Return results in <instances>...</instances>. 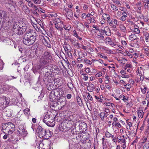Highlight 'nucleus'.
<instances>
[{
	"label": "nucleus",
	"mask_w": 149,
	"mask_h": 149,
	"mask_svg": "<svg viewBox=\"0 0 149 149\" xmlns=\"http://www.w3.org/2000/svg\"><path fill=\"white\" fill-rule=\"evenodd\" d=\"M51 120V121H53V119L52 118V115L48 114H46L44 117L43 120V121L45 123L47 122L48 121Z\"/></svg>",
	"instance_id": "obj_16"
},
{
	"label": "nucleus",
	"mask_w": 149,
	"mask_h": 149,
	"mask_svg": "<svg viewBox=\"0 0 149 149\" xmlns=\"http://www.w3.org/2000/svg\"><path fill=\"white\" fill-rule=\"evenodd\" d=\"M77 100L78 104L79 105L81 104V103H82V101L80 97H79V96L77 97Z\"/></svg>",
	"instance_id": "obj_48"
},
{
	"label": "nucleus",
	"mask_w": 149,
	"mask_h": 149,
	"mask_svg": "<svg viewBox=\"0 0 149 149\" xmlns=\"http://www.w3.org/2000/svg\"><path fill=\"white\" fill-rule=\"evenodd\" d=\"M30 109L28 108H26L24 110V114L27 116H28L30 114L29 113Z\"/></svg>",
	"instance_id": "obj_33"
},
{
	"label": "nucleus",
	"mask_w": 149,
	"mask_h": 149,
	"mask_svg": "<svg viewBox=\"0 0 149 149\" xmlns=\"http://www.w3.org/2000/svg\"><path fill=\"white\" fill-rule=\"evenodd\" d=\"M13 110L11 109H7L4 113L5 115L8 117L10 118L13 115Z\"/></svg>",
	"instance_id": "obj_17"
},
{
	"label": "nucleus",
	"mask_w": 149,
	"mask_h": 149,
	"mask_svg": "<svg viewBox=\"0 0 149 149\" xmlns=\"http://www.w3.org/2000/svg\"><path fill=\"white\" fill-rule=\"evenodd\" d=\"M126 53H125L124 55L125 56H128L130 58H132L133 57V55L128 51H125Z\"/></svg>",
	"instance_id": "obj_39"
},
{
	"label": "nucleus",
	"mask_w": 149,
	"mask_h": 149,
	"mask_svg": "<svg viewBox=\"0 0 149 149\" xmlns=\"http://www.w3.org/2000/svg\"><path fill=\"white\" fill-rule=\"evenodd\" d=\"M70 127V125H68L66 123L64 122L59 125L58 128L59 130L62 132H65L67 131Z\"/></svg>",
	"instance_id": "obj_12"
},
{
	"label": "nucleus",
	"mask_w": 149,
	"mask_h": 149,
	"mask_svg": "<svg viewBox=\"0 0 149 149\" xmlns=\"http://www.w3.org/2000/svg\"><path fill=\"white\" fill-rule=\"evenodd\" d=\"M67 53L69 57L70 58H72V53L71 52H67Z\"/></svg>",
	"instance_id": "obj_60"
},
{
	"label": "nucleus",
	"mask_w": 149,
	"mask_h": 149,
	"mask_svg": "<svg viewBox=\"0 0 149 149\" xmlns=\"http://www.w3.org/2000/svg\"><path fill=\"white\" fill-rule=\"evenodd\" d=\"M94 17H92V18H88L86 19V20L87 21V23L88 24H90L91 22L95 23L96 22V21Z\"/></svg>",
	"instance_id": "obj_25"
},
{
	"label": "nucleus",
	"mask_w": 149,
	"mask_h": 149,
	"mask_svg": "<svg viewBox=\"0 0 149 149\" xmlns=\"http://www.w3.org/2000/svg\"><path fill=\"white\" fill-rule=\"evenodd\" d=\"M108 114L105 112H102L100 113L99 116L102 121L104 120V118L107 117Z\"/></svg>",
	"instance_id": "obj_19"
},
{
	"label": "nucleus",
	"mask_w": 149,
	"mask_h": 149,
	"mask_svg": "<svg viewBox=\"0 0 149 149\" xmlns=\"http://www.w3.org/2000/svg\"><path fill=\"white\" fill-rule=\"evenodd\" d=\"M124 86L125 87V88H126L127 90H130V88L131 87V85L129 84H124Z\"/></svg>",
	"instance_id": "obj_49"
},
{
	"label": "nucleus",
	"mask_w": 149,
	"mask_h": 149,
	"mask_svg": "<svg viewBox=\"0 0 149 149\" xmlns=\"http://www.w3.org/2000/svg\"><path fill=\"white\" fill-rule=\"evenodd\" d=\"M85 71L87 73H88L90 72V70L89 68H85Z\"/></svg>",
	"instance_id": "obj_63"
},
{
	"label": "nucleus",
	"mask_w": 149,
	"mask_h": 149,
	"mask_svg": "<svg viewBox=\"0 0 149 149\" xmlns=\"http://www.w3.org/2000/svg\"><path fill=\"white\" fill-rule=\"evenodd\" d=\"M119 28L122 32L124 33H127L126 28L124 25L123 24H120L119 26Z\"/></svg>",
	"instance_id": "obj_21"
},
{
	"label": "nucleus",
	"mask_w": 149,
	"mask_h": 149,
	"mask_svg": "<svg viewBox=\"0 0 149 149\" xmlns=\"http://www.w3.org/2000/svg\"><path fill=\"white\" fill-rule=\"evenodd\" d=\"M67 85L70 89H72L73 88L74 86L73 84L71 82H69L68 83Z\"/></svg>",
	"instance_id": "obj_45"
},
{
	"label": "nucleus",
	"mask_w": 149,
	"mask_h": 149,
	"mask_svg": "<svg viewBox=\"0 0 149 149\" xmlns=\"http://www.w3.org/2000/svg\"><path fill=\"white\" fill-rule=\"evenodd\" d=\"M63 93V91L61 88H57L54 91H52L49 96L50 100L54 102L57 97L61 95Z\"/></svg>",
	"instance_id": "obj_5"
},
{
	"label": "nucleus",
	"mask_w": 149,
	"mask_h": 149,
	"mask_svg": "<svg viewBox=\"0 0 149 149\" xmlns=\"http://www.w3.org/2000/svg\"><path fill=\"white\" fill-rule=\"evenodd\" d=\"M84 61L86 63L90 65L92 64V62L87 58L85 59Z\"/></svg>",
	"instance_id": "obj_51"
},
{
	"label": "nucleus",
	"mask_w": 149,
	"mask_h": 149,
	"mask_svg": "<svg viewBox=\"0 0 149 149\" xmlns=\"http://www.w3.org/2000/svg\"><path fill=\"white\" fill-rule=\"evenodd\" d=\"M36 36V33L35 31L29 30L24 35L23 39V43L27 45H32L35 41Z\"/></svg>",
	"instance_id": "obj_1"
},
{
	"label": "nucleus",
	"mask_w": 149,
	"mask_h": 149,
	"mask_svg": "<svg viewBox=\"0 0 149 149\" xmlns=\"http://www.w3.org/2000/svg\"><path fill=\"white\" fill-rule=\"evenodd\" d=\"M6 12L4 11H0V19H2L6 16Z\"/></svg>",
	"instance_id": "obj_29"
},
{
	"label": "nucleus",
	"mask_w": 149,
	"mask_h": 149,
	"mask_svg": "<svg viewBox=\"0 0 149 149\" xmlns=\"http://www.w3.org/2000/svg\"><path fill=\"white\" fill-rule=\"evenodd\" d=\"M57 102L56 103H54V104L52 105L51 107L52 108V109H54V110H57ZM59 109L58 107V109Z\"/></svg>",
	"instance_id": "obj_41"
},
{
	"label": "nucleus",
	"mask_w": 149,
	"mask_h": 149,
	"mask_svg": "<svg viewBox=\"0 0 149 149\" xmlns=\"http://www.w3.org/2000/svg\"><path fill=\"white\" fill-rule=\"evenodd\" d=\"M26 29V23L22 21L15 22L13 24V31L19 36L22 35Z\"/></svg>",
	"instance_id": "obj_2"
},
{
	"label": "nucleus",
	"mask_w": 149,
	"mask_h": 149,
	"mask_svg": "<svg viewBox=\"0 0 149 149\" xmlns=\"http://www.w3.org/2000/svg\"><path fill=\"white\" fill-rule=\"evenodd\" d=\"M111 135V134L109 132H108L107 131L105 132V136L108 138H110V136Z\"/></svg>",
	"instance_id": "obj_52"
},
{
	"label": "nucleus",
	"mask_w": 149,
	"mask_h": 149,
	"mask_svg": "<svg viewBox=\"0 0 149 149\" xmlns=\"http://www.w3.org/2000/svg\"><path fill=\"white\" fill-rule=\"evenodd\" d=\"M9 103V100L6 97L0 98V109L2 110L5 108Z\"/></svg>",
	"instance_id": "obj_7"
},
{
	"label": "nucleus",
	"mask_w": 149,
	"mask_h": 149,
	"mask_svg": "<svg viewBox=\"0 0 149 149\" xmlns=\"http://www.w3.org/2000/svg\"><path fill=\"white\" fill-rule=\"evenodd\" d=\"M113 1L114 3H115L117 5L120 6L121 5V3L119 0H113Z\"/></svg>",
	"instance_id": "obj_46"
},
{
	"label": "nucleus",
	"mask_w": 149,
	"mask_h": 149,
	"mask_svg": "<svg viewBox=\"0 0 149 149\" xmlns=\"http://www.w3.org/2000/svg\"><path fill=\"white\" fill-rule=\"evenodd\" d=\"M126 17L124 16H122L118 18V19L121 20L122 21H124L126 20Z\"/></svg>",
	"instance_id": "obj_55"
},
{
	"label": "nucleus",
	"mask_w": 149,
	"mask_h": 149,
	"mask_svg": "<svg viewBox=\"0 0 149 149\" xmlns=\"http://www.w3.org/2000/svg\"><path fill=\"white\" fill-rule=\"evenodd\" d=\"M83 8L84 10H87L88 8V6L86 4H84Z\"/></svg>",
	"instance_id": "obj_62"
},
{
	"label": "nucleus",
	"mask_w": 149,
	"mask_h": 149,
	"mask_svg": "<svg viewBox=\"0 0 149 149\" xmlns=\"http://www.w3.org/2000/svg\"><path fill=\"white\" fill-rule=\"evenodd\" d=\"M71 28V26L70 25H65L63 26V28L67 30H70Z\"/></svg>",
	"instance_id": "obj_42"
},
{
	"label": "nucleus",
	"mask_w": 149,
	"mask_h": 149,
	"mask_svg": "<svg viewBox=\"0 0 149 149\" xmlns=\"http://www.w3.org/2000/svg\"><path fill=\"white\" fill-rule=\"evenodd\" d=\"M66 99L65 96H61L57 102V105H60L59 109L62 108L65 105L66 103Z\"/></svg>",
	"instance_id": "obj_10"
},
{
	"label": "nucleus",
	"mask_w": 149,
	"mask_h": 149,
	"mask_svg": "<svg viewBox=\"0 0 149 149\" xmlns=\"http://www.w3.org/2000/svg\"><path fill=\"white\" fill-rule=\"evenodd\" d=\"M33 8L34 10V11H38V10H39V8H37V6L35 5L33 7Z\"/></svg>",
	"instance_id": "obj_61"
},
{
	"label": "nucleus",
	"mask_w": 149,
	"mask_h": 149,
	"mask_svg": "<svg viewBox=\"0 0 149 149\" xmlns=\"http://www.w3.org/2000/svg\"><path fill=\"white\" fill-rule=\"evenodd\" d=\"M147 89V88L146 87H144L143 89H142V88H141V91L143 94L146 93Z\"/></svg>",
	"instance_id": "obj_57"
},
{
	"label": "nucleus",
	"mask_w": 149,
	"mask_h": 149,
	"mask_svg": "<svg viewBox=\"0 0 149 149\" xmlns=\"http://www.w3.org/2000/svg\"><path fill=\"white\" fill-rule=\"evenodd\" d=\"M116 15L117 17H118V18H120L122 15V13L120 11H118Z\"/></svg>",
	"instance_id": "obj_54"
},
{
	"label": "nucleus",
	"mask_w": 149,
	"mask_h": 149,
	"mask_svg": "<svg viewBox=\"0 0 149 149\" xmlns=\"http://www.w3.org/2000/svg\"><path fill=\"white\" fill-rule=\"evenodd\" d=\"M39 149L44 148V147L46 148V145H45L42 142H40L39 144Z\"/></svg>",
	"instance_id": "obj_36"
},
{
	"label": "nucleus",
	"mask_w": 149,
	"mask_h": 149,
	"mask_svg": "<svg viewBox=\"0 0 149 149\" xmlns=\"http://www.w3.org/2000/svg\"><path fill=\"white\" fill-rule=\"evenodd\" d=\"M37 132L38 136L41 138L45 139H49L52 136V132L49 130L47 131L45 129L42 128L40 126L38 127L37 129Z\"/></svg>",
	"instance_id": "obj_3"
},
{
	"label": "nucleus",
	"mask_w": 149,
	"mask_h": 149,
	"mask_svg": "<svg viewBox=\"0 0 149 149\" xmlns=\"http://www.w3.org/2000/svg\"><path fill=\"white\" fill-rule=\"evenodd\" d=\"M119 98L125 102L128 103V102L127 98L124 95L122 96L121 95H120L119 96Z\"/></svg>",
	"instance_id": "obj_30"
},
{
	"label": "nucleus",
	"mask_w": 149,
	"mask_h": 149,
	"mask_svg": "<svg viewBox=\"0 0 149 149\" xmlns=\"http://www.w3.org/2000/svg\"><path fill=\"white\" fill-rule=\"evenodd\" d=\"M149 148V143H146L143 146V149H148Z\"/></svg>",
	"instance_id": "obj_47"
},
{
	"label": "nucleus",
	"mask_w": 149,
	"mask_h": 149,
	"mask_svg": "<svg viewBox=\"0 0 149 149\" xmlns=\"http://www.w3.org/2000/svg\"><path fill=\"white\" fill-rule=\"evenodd\" d=\"M50 67L52 68V72H55L56 71L59 70L58 66L55 65H51Z\"/></svg>",
	"instance_id": "obj_20"
},
{
	"label": "nucleus",
	"mask_w": 149,
	"mask_h": 149,
	"mask_svg": "<svg viewBox=\"0 0 149 149\" xmlns=\"http://www.w3.org/2000/svg\"><path fill=\"white\" fill-rule=\"evenodd\" d=\"M144 112L142 110H139L138 112V116L139 118H142L143 117Z\"/></svg>",
	"instance_id": "obj_28"
},
{
	"label": "nucleus",
	"mask_w": 149,
	"mask_h": 149,
	"mask_svg": "<svg viewBox=\"0 0 149 149\" xmlns=\"http://www.w3.org/2000/svg\"><path fill=\"white\" fill-rule=\"evenodd\" d=\"M78 125V127H79V130L83 132L85 131L87 129V126L86 124L84 122H77L76 123L75 125L76 126L77 125Z\"/></svg>",
	"instance_id": "obj_9"
},
{
	"label": "nucleus",
	"mask_w": 149,
	"mask_h": 149,
	"mask_svg": "<svg viewBox=\"0 0 149 149\" xmlns=\"http://www.w3.org/2000/svg\"><path fill=\"white\" fill-rule=\"evenodd\" d=\"M45 123L47 126L51 127H53L55 125V122L54 120L53 121H48L47 122H46Z\"/></svg>",
	"instance_id": "obj_22"
},
{
	"label": "nucleus",
	"mask_w": 149,
	"mask_h": 149,
	"mask_svg": "<svg viewBox=\"0 0 149 149\" xmlns=\"http://www.w3.org/2000/svg\"><path fill=\"white\" fill-rule=\"evenodd\" d=\"M139 26L136 25L134 26V31L136 34H139L140 32V30L139 29Z\"/></svg>",
	"instance_id": "obj_26"
},
{
	"label": "nucleus",
	"mask_w": 149,
	"mask_h": 149,
	"mask_svg": "<svg viewBox=\"0 0 149 149\" xmlns=\"http://www.w3.org/2000/svg\"><path fill=\"white\" fill-rule=\"evenodd\" d=\"M144 53H145L146 55L149 57V48L148 47H146L143 49Z\"/></svg>",
	"instance_id": "obj_31"
},
{
	"label": "nucleus",
	"mask_w": 149,
	"mask_h": 149,
	"mask_svg": "<svg viewBox=\"0 0 149 149\" xmlns=\"http://www.w3.org/2000/svg\"><path fill=\"white\" fill-rule=\"evenodd\" d=\"M43 0H33L34 3L36 4H40Z\"/></svg>",
	"instance_id": "obj_44"
},
{
	"label": "nucleus",
	"mask_w": 149,
	"mask_h": 149,
	"mask_svg": "<svg viewBox=\"0 0 149 149\" xmlns=\"http://www.w3.org/2000/svg\"><path fill=\"white\" fill-rule=\"evenodd\" d=\"M76 126H74V128H72L71 132L73 134H77V132L76 130Z\"/></svg>",
	"instance_id": "obj_35"
},
{
	"label": "nucleus",
	"mask_w": 149,
	"mask_h": 149,
	"mask_svg": "<svg viewBox=\"0 0 149 149\" xmlns=\"http://www.w3.org/2000/svg\"><path fill=\"white\" fill-rule=\"evenodd\" d=\"M75 120L74 116L73 115H70L65 117L64 121V123H66V124L68 125H70V127L72 125L74 124Z\"/></svg>",
	"instance_id": "obj_8"
},
{
	"label": "nucleus",
	"mask_w": 149,
	"mask_h": 149,
	"mask_svg": "<svg viewBox=\"0 0 149 149\" xmlns=\"http://www.w3.org/2000/svg\"><path fill=\"white\" fill-rule=\"evenodd\" d=\"M52 58V56L49 52H46L42 55L40 58V61L43 64L45 65L47 64L49 60Z\"/></svg>",
	"instance_id": "obj_6"
},
{
	"label": "nucleus",
	"mask_w": 149,
	"mask_h": 149,
	"mask_svg": "<svg viewBox=\"0 0 149 149\" xmlns=\"http://www.w3.org/2000/svg\"><path fill=\"white\" fill-rule=\"evenodd\" d=\"M15 79V77L13 76H7L6 75L4 76L3 78V81L4 82H6L7 81L11 80L13 79Z\"/></svg>",
	"instance_id": "obj_18"
},
{
	"label": "nucleus",
	"mask_w": 149,
	"mask_h": 149,
	"mask_svg": "<svg viewBox=\"0 0 149 149\" xmlns=\"http://www.w3.org/2000/svg\"><path fill=\"white\" fill-rule=\"evenodd\" d=\"M103 17L104 19L106 20H109L110 18V16L109 15L106 13H104L103 14Z\"/></svg>",
	"instance_id": "obj_32"
},
{
	"label": "nucleus",
	"mask_w": 149,
	"mask_h": 149,
	"mask_svg": "<svg viewBox=\"0 0 149 149\" xmlns=\"http://www.w3.org/2000/svg\"><path fill=\"white\" fill-rule=\"evenodd\" d=\"M111 9L114 12L118 10V9L117 7L113 4H112L111 5Z\"/></svg>",
	"instance_id": "obj_38"
},
{
	"label": "nucleus",
	"mask_w": 149,
	"mask_h": 149,
	"mask_svg": "<svg viewBox=\"0 0 149 149\" xmlns=\"http://www.w3.org/2000/svg\"><path fill=\"white\" fill-rule=\"evenodd\" d=\"M77 26L79 30L80 31H81L84 29V24L81 23H78Z\"/></svg>",
	"instance_id": "obj_24"
},
{
	"label": "nucleus",
	"mask_w": 149,
	"mask_h": 149,
	"mask_svg": "<svg viewBox=\"0 0 149 149\" xmlns=\"http://www.w3.org/2000/svg\"><path fill=\"white\" fill-rule=\"evenodd\" d=\"M70 41L72 44H75L76 40L75 39H72L71 38L70 39Z\"/></svg>",
	"instance_id": "obj_58"
},
{
	"label": "nucleus",
	"mask_w": 149,
	"mask_h": 149,
	"mask_svg": "<svg viewBox=\"0 0 149 149\" xmlns=\"http://www.w3.org/2000/svg\"><path fill=\"white\" fill-rule=\"evenodd\" d=\"M81 75L83 76V79L85 81H87L88 78V76L87 74L86 73H83Z\"/></svg>",
	"instance_id": "obj_37"
},
{
	"label": "nucleus",
	"mask_w": 149,
	"mask_h": 149,
	"mask_svg": "<svg viewBox=\"0 0 149 149\" xmlns=\"http://www.w3.org/2000/svg\"><path fill=\"white\" fill-rule=\"evenodd\" d=\"M145 40L146 42H147L148 43H149V36H145Z\"/></svg>",
	"instance_id": "obj_64"
},
{
	"label": "nucleus",
	"mask_w": 149,
	"mask_h": 149,
	"mask_svg": "<svg viewBox=\"0 0 149 149\" xmlns=\"http://www.w3.org/2000/svg\"><path fill=\"white\" fill-rule=\"evenodd\" d=\"M42 41L44 44L45 45L49 42V38L46 36H43Z\"/></svg>",
	"instance_id": "obj_23"
},
{
	"label": "nucleus",
	"mask_w": 149,
	"mask_h": 149,
	"mask_svg": "<svg viewBox=\"0 0 149 149\" xmlns=\"http://www.w3.org/2000/svg\"><path fill=\"white\" fill-rule=\"evenodd\" d=\"M17 131L18 134L23 136H26L27 134V131L24 129L23 126L21 125L19 126Z\"/></svg>",
	"instance_id": "obj_11"
},
{
	"label": "nucleus",
	"mask_w": 149,
	"mask_h": 149,
	"mask_svg": "<svg viewBox=\"0 0 149 149\" xmlns=\"http://www.w3.org/2000/svg\"><path fill=\"white\" fill-rule=\"evenodd\" d=\"M54 23L55 25V27L57 29H58V28L61 26L59 24H63V22H61V19L58 18H55Z\"/></svg>",
	"instance_id": "obj_15"
},
{
	"label": "nucleus",
	"mask_w": 149,
	"mask_h": 149,
	"mask_svg": "<svg viewBox=\"0 0 149 149\" xmlns=\"http://www.w3.org/2000/svg\"><path fill=\"white\" fill-rule=\"evenodd\" d=\"M81 15L82 18L83 19H85L86 17H90L89 13L86 14L85 13H83Z\"/></svg>",
	"instance_id": "obj_34"
},
{
	"label": "nucleus",
	"mask_w": 149,
	"mask_h": 149,
	"mask_svg": "<svg viewBox=\"0 0 149 149\" xmlns=\"http://www.w3.org/2000/svg\"><path fill=\"white\" fill-rule=\"evenodd\" d=\"M132 127L133 128L132 130V131H133V133L135 134L136 132L138 129V126L135 125L134 126Z\"/></svg>",
	"instance_id": "obj_43"
},
{
	"label": "nucleus",
	"mask_w": 149,
	"mask_h": 149,
	"mask_svg": "<svg viewBox=\"0 0 149 149\" xmlns=\"http://www.w3.org/2000/svg\"><path fill=\"white\" fill-rule=\"evenodd\" d=\"M28 2V5L30 7H32V8H33V7L35 5L32 2H31V1H29Z\"/></svg>",
	"instance_id": "obj_50"
},
{
	"label": "nucleus",
	"mask_w": 149,
	"mask_h": 149,
	"mask_svg": "<svg viewBox=\"0 0 149 149\" xmlns=\"http://www.w3.org/2000/svg\"><path fill=\"white\" fill-rule=\"evenodd\" d=\"M136 38V36L134 34H131L129 36V39L130 40L133 41Z\"/></svg>",
	"instance_id": "obj_27"
},
{
	"label": "nucleus",
	"mask_w": 149,
	"mask_h": 149,
	"mask_svg": "<svg viewBox=\"0 0 149 149\" xmlns=\"http://www.w3.org/2000/svg\"><path fill=\"white\" fill-rule=\"evenodd\" d=\"M2 130L4 133L7 132L8 134H11L15 130V126L12 123L9 122L2 125Z\"/></svg>",
	"instance_id": "obj_4"
},
{
	"label": "nucleus",
	"mask_w": 149,
	"mask_h": 149,
	"mask_svg": "<svg viewBox=\"0 0 149 149\" xmlns=\"http://www.w3.org/2000/svg\"><path fill=\"white\" fill-rule=\"evenodd\" d=\"M73 35L76 37L79 40H81L82 39V38L81 37H79L78 35V34H77V33L76 32V31H73Z\"/></svg>",
	"instance_id": "obj_40"
},
{
	"label": "nucleus",
	"mask_w": 149,
	"mask_h": 149,
	"mask_svg": "<svg viewBox=\"0 0 149 149\" xmlns=\"http://www.w3.org/2000/svg\"><path fill=\"white\" fill-rule=\"evenodd\" d=\"M95 97L96 99L97 100V101L99 102H102V99L100 98V97H97V96L95 95Z\"/></svg>",
	"instance_id": "obj_53"
},
{
	"label": "nucleus",
	"mask_w": 149,
	"mask_h": 149,
	"mask_svg": "<svg viewBox=\"0 0 149 149\" xmlns=\"http://www.w3.org/2000/svg\"><path fill=\"white\" fill-rule=\"evenodd\" d=\"M87 94H88V95L87 96L88 99L90 100H92L93 98L92 96L90 95V93H88Z\"/></svg>",
	"instance_id": "obj_56"
},
{
	"label": "nucleus",
	"mask_w": 149,
	"mask_h": 149,
	"mask_svg": "<svg viewBox=\"0 0 149 149\" xmlns=\"http://www.w3.org/2000/svg\"><path fill=\"white\" fill-rule=\"evenodd\" d=\"M65 10L66 12V15L67 18L69 19H70V18L73 16V13L72 10L68 8H65Z\"/></svg>",
	"instance_id": "obj_14"
},
{
	"label": "nucleus",
	"mask_w": 149,
	"mask_h": 149,
	"mask_svg": "<svg viewBox=\"0 0 149 149\" xmlns=\"http://www.w3.org/2000/svg\"><path fill=\"white\" fill-rule=\"evenodd\" d=\"M38 12H40L41 13H45V11L43 9L41 8H39V10H38Z\"/></svg>",
	"instance_id": "obj_59"
},
{
	"label": "nucleus",
	"mask_w": 149,
	"mask_h": 149,
	"mask_svg": "<svg viewBox=\"0 0 149 149\" xmlns=\"http://www.w3.org/2000/svg\"><path fill=\"white\" fill-rule=\"evenodd\" d=\"M104 41L106 43H108L111 47L115 46L116 45V44L113 42L111 39L109 37H106Z\"/></svg>",
	"instance_id": "obj_13"
}]
</instances>
